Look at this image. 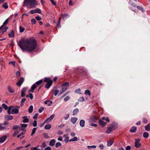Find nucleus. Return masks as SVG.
<instances>
[{"label":"nucleus","instance_id":"1","mask_svg":"<svg viewBox=\"0 0 150 150\" xmlns=\"http://www.w3.org/2000/svg\"><path fill=\"white\" fill-rule=\"evenodd\" d=\"M18 45L23 52L27 51L31 52L36 48L37 44L35 39H21Z\"/></svg>","mask_w":150,"mask_h":150},{"label":"nucleus","instance_id":"2","mask_svg":"<svg viewBox=\"0 0 150 150\" xmlns=\"http://www.w3.org/2000/svg\"><path fill=\"white\" fill-rule=\"evenodd\" d=\"M38 2L36 0H24L23 6H29L30 8H33L38 5Z\"/></svg>","mask_w":150,"mask_h":150},{"label":"nucleus","instance_id":"3","mask_svg":"<svg viewBox=\"0 0 150 150\" xmlns=\"http://www.w3.org/2000/svg\"><path fill=\"white\" fill-rule=\"evenodd\" d=\"M11 124L7 121L0 124V130H5L9 129Z\"/></svg>","mask_w":150,"mask_h":150},{"label":"nucleus","instance_id":"4","mask_svg":"<svg viewBox=\"0 0 150 150\" xmlns=\"http://www.w3.org/2000/svg\"><path fill=\"white\" fill-rule=\"evenodd\" d=\"M44 81L46 82L47 84L45 86V88L48 89L52 86V81L50 78L45 77L44 79Z\"/></svg>","mask_w":150,"mask_h":150},{"label":"nucleus","instance_id":"5","mask_svg":"<svg viewBox=\"0 0 150 150\" xmlns=\"http://www.w3.org/2000/svg\"><path fill=\"white\" fill-rule=\"evenodd\" d=\"M20 108L19 106H16L14 108H13L11 110V114H17L19 112V109Z\"/></svg>","mask_w":150,"mask_h":150},{"label":"nucleus","instance_id":"6","mask_svg":"<svg viewBox=\"0 0 150 150\" xmlns=\"http://www.w3.org/2000/svg\"><path fill=\"white\" fill-rule=\"evenodd\" d=\"M98 117L95 116H91L90 118L89 121L90 123L95 122L98 120Z\"/></svg>","mask_w":150,"mask_h":150},{"label":"nucleus","instance_id":"7","mask_svg":"<svg viewBox=\"0 0 150 150\" xmlns=\"http://www.w3.org/2000/svg\"><path fill=\"white\" fill-rule=\"evenodd\" d=\"M115 129V127L112 126L107 128V129L106 131V133L108 134H110Z\"/></svg>","mask_w":150,"mask_h":150},{"label":"nucleus","instance_id":"8","mask_svg":"<svg viewBox=\"0 0 150 150\" xmlns=\"http://www.w3.org/2000/svg\"><path fill=\"white\" fill-rule=\"evenodd\" d=\"M30 12L32 14L37 13L39 14H41L42 13L41 10L39 8H37L35 9L32 10L30 11Z\"/></svg>","mask_w":150,"mask_h":150},{"label":"nucleus","instance_id":"9","mask_svg":"<svg viewBox=\"0 0 150 150\" xmlns=\"http://www.w3.org/2000/svg\"><path fill=\"white\" fill-rule=\"evenodd\" d=\"M140 141L139 139H135L134 146L137 148L140 147L141 145V144L139 143Z\"/></svg>","mask_w":150,"mask_h":150},{"label":"nucleus","instance_id":"10","mask_svg":"<svg viewBox=\"0 0 150 150\" xmlns=\"http://www.w3.org/2000/svg\"><path fill=\"white\" fill-rule=\"evenodd\" d=\"M76 72L78 74L81 76H84L86 74L85 71L80 69H78Z\"/></svg>","mask_w":150,"mask_h":150},{"label":"nucleus","instance_id":"11","mask_svg":"<svg viewBox=\"0 0 150 150\" xmlns=\"http://www.w3.org/2000/svg\"><path fill=\"white\" fill-rule=\"evenodd\" d=\"M24 81V78L23 77L21 78L16 83L17 85L19 86H20L23 82Z\"/></svg>","mask_w":150,"mask_h":150},{"label":"nucleus","instance_id":"12","mask_svg":"<svg viewBox=\"0 0 150 150\" xmlns=\"http://www.w3.org/2000/svg\"><path fill=\"white\" fill-rule=\"evenodd\" d=\"M54 115L53 114L51 115L50 117L47 118L45 120V122H50L54 117Z\"/></svg>","mask_w":150,"mask_h":150},{"label":"nucleus","instance_id":"13","mask_svg":"<svg viewBox=\"0 0 150 150\" xmlns=\"http://www.w3.org/2000/svg\"><path fill=\"white\" fill-rule=\"evenodd\" d=\"M27 89L26 88L24 87L23 88L21 94V97H23L25 95V93L27 90Z\"/></svg>","mask_w":150,"mask_h":150},{"label":"nucleus","instance_id":"14","mask_svg":"<svg viewBox=\"0 0 150 150\" xmlns=\"http://www.w3.org/2000/svg\"><path fill=\"white\" fill-rule=\"evenodd\" d=\"M4 118L7 120H12L13 118V116L11 115H5L4 116Z\"/></svg>","mask_w":150,"mask_h":150},{"label":"nucleus","instance_id":"15","mask_svg":"<svg viewBox=\"0 0 150 150\" xmlns=\"http://www.w3.org/2000/svg\"><path fill=\"white\" fill-rule=\"evenodd\" d=\"M113 139H112L108 141L107 144L108 146H110L113 144Z\"/></svg>","mask_w":150,"mask_h":150},{"label":"nucleus","instance_id":"16","mask_svg":"<svg viewBox=\"0 0 150 150\" xmlns=\"http://www.w3.org/2000/svg\"><path fill=\"white\" fill-rule=\"evenodd\" d=\"M21 127H19V129L20 130H23L24 129V128L27 127V125L26 124H22L21 125Z\"/></svg>","mask_w":150,"mask_h":150},{"label":"nucleus","instance_id":"17","mask_svg":"<svg viewBox=\"0 0 150 150\" xmlns=\"http://www.w3.org/2000/svg\"><path fill=\"white\" fill-rule=\"evenodd\" d=\"M23 119V123H28L29 122V119L27 117V116H24L22 117Z\"/></svg>","mask_w":150,"mask_h":150},{"label":"nucleus","instance_id":"18","mask_svg":"<svg viewBox=\"0 0 150 150\" xmlns=\"http://www.w3.org/2000/svg\"><path fill=\"white\" fill-rule=\"evenodd\" d=\"M7 137L6 136H4L0 138V143H2L4 142L6 140Z\"/></svg>","mask_w":150,"mask_h":150},{"label":"nucleus","instance_id":"19","mask_svg":"<svg viewBox=\"0 0 150 150\" xmlns=\"http://www.w3.org/2000/svg\"><path fill=\"white\" fill-rule=\"evenodd\" d=\"M77 120L78 118L76 117H72L71 119V121L73 124H74L76 123Z\"/></svg>","mask_w":150,"mask_h":150},{"label":"nucleus","instance_id":"20","mask_svg":"<svg viewBox=\"0 0 150 150\" xmlns=\"http://www.w3.org/2000/svg\"><path fill=\"white\" fill-rule=\"evenodd\" d=\"M61 16L62 17L63 19L64 20L66 19L68 17L69 15L67 13H64L61 14Z\"/></svg>","mask_w":150,"mask_h":150},{"label":"nucleus","instance_id":"21","mask_svg":"<svg viewBox=\"0 0 150 150\" xmlns=\"http://www.w3.org/2000/svg\"><path fill=\"white\" fill-rule=\"evenodd\" d=\"M99 122L102 127H103L106 124V122H104L101 120H99Z\"/></svg>","mask_w":150,"mask_h":150},{"label":"nucleus","instance_id":"22","mask_svg":"<svg viewBox=\"0 0 150 150\" xmlns=\"http://www.w3.org/2000/svg\"><path fill=\"white\" fill-rule=\"evenodd\" d=\"M85 121L83 120H81L80 121V125L81 127H83L85 125Z\"/></svg>","mask_w":150,"mask_h":150},{"label":"nucleus","instance_id":"23","mask_svg":"<svg viewBox=\"0 0 150 150\" xmlns=\"http://www.w3.org/2000/svg\"><path fill=\"white\" fill-rule=\"evenodd\" d=\"M14 32L13 30H12L11 32L8 33V35L9 38H13L14 37Z\"/></svg>","mask_w":150,"mask_h":150},{"label":"nucleus","instance_id":"24","mask_svg":"<svg viewBox=\"0 0 150 150\" xmlns=\"http://www.w3.org/2000/svg\"><path fill=\"white\" fill-rule=\"evenodd\" d=\"M137 129V127H132L131 128L130 130V132L132 133H134L136 132Z\"/></svg>","mask_w":150,"mask_h":150},{"label":"nucleus","instance_id":"25","mask_svg":"<svg viewBox=\"0 0 150 150\" xmlns=\"http://www.w3.org/2000/svg\"><path fill=\"white\" fill-rule=\"evenodd\" d=\"M8 27L7 26H5L4 28L3 29L2 28V30L0 32V33L2 35L4 32H5L8 29Z\"/></svg>","mask_w":150,"mask_h":150},{"label":"nucleus","instance_id":"26","mask_svg":"<svg viewBox=\"0 0 150 150\" xmlns=\"http://www.w3.org/2000/svg\"><path fill=\"white\" fill-rule=\"evenodd\" d=\"M55 142V141L54 139H52L50 141L49 144L51 146H53L54 145Z\"/></svg>","mask_w":150,"mask_h":150},{"label":"nucleus","instance_id":"27","mask_svg":"<svg viewBox=\"0 0 150 150\" xmlns=\"http://www.w3.org/2000/svg\"><path fill=\"white\" fill-rule=\"evenodd\" d=\"M79 112V110L78 108H76L74 109L73 111V115L77 114L78 112Z\"/></svg>","mask_w":150,"mask_h":150},{"label":"nucleus","instance_id":"28","mask_svg":"<svg viewBox=\"0 0 150 150\" xmlns=\"http://www.w3.org/2000/svg\"><path fill=\"white\" fill-rule=\"evenodd\" d=\"M67 87H62L61 89V91L59 93V94H61L64 93L67 89Z\"/></svg>","mask_w":150,"mask_h":150},{"label":"nucleus","instance_id":"29","mask_svg":"<svg viewBox=\"0 0 150 150\" xmlns=\"http://www.w3.org/2000/svg\"><path fill=\"white\" fill-rule=\"evenodd\" d=\"M8 91L11 93H13L14 92V91L13 89V88L11 87L10 86H8Z\"/></svg>","mask_w":150,"mask_h":150},{"label":"nucleus","instance_id":"30","mask_svg":"<svg viewBox=\"0 0 150 150\" xmlns=\"http://www.w3.org/2000/svg\"><path fill=\"white\" fill-rule=\"evenodd\" d=\"M145 129L146 130L149 131H150V123H149L145 127Z\"/></svg>","mask_w":150,"mask_h":150},{"label":"nucleus","instance_id":"31","mask_svg":"<svg viewBox=\"0 0 150 150\" xmlns=\"http://www.w3.org/2000/svg\"><path fill=\"white\" fill-rule=\"evenodd\" d=\"M52 103V101L49 100H47L45 102V103L46 104H47L48 106H50Z\"/></svg>","mask_w":150,"mask_h":150},{"label":"nucleus","instance_id":"32","mask_svg":"<svg viewBox=\"0 0 150 150\" xmlns=\"http://www.w3.org/2000/svg\"><path fill=\"white\" fill-rule=\"evenodd\" d=\"M43 81L42 80H40L39 81L36 82L35 83L36 86H38L40 84H41L43 82Z\"/></svg>","mask_w":150,"mask_h":150},{"label":"nucleus","instance_id":"33","mask_svg":"<svg viewBox=\"0 0 150 150\" xmlns=\"http://www.w3.org/2000/svg\"><path fill=\"white\" fill-rule=\"evenodd\" d=\"M143 136L144 138H147L149 137V133L147 132H145L144 133Z\"/></svg>","mask_w":150,"mask_h":150},{"label":"nucleus","instance_id":"34","mask_svg":"<svg viewBox=\"0 0 150 150\" xmlns=\"http://www.w3.org/2000/svg\"><path fill=\"white\" fill-rule=\"evenodd\" d=\"M51 127V125L50 124L46 125L45 128L46 129H49Z\"/></svg>","mask_w":150,"mask_h":150},{"label":"nucleus","instance_id":"35","mask_svg":"<svg viewBox=\"0 0 150 150\" xmlns=\"http://www.w3.org/2000/svg\"><path fill=\"white\" fill-rule=\"evenodd\" d=\"M36 86V85L35 84H33L31 88V90L30 91L32 92H33V91L35 89Z\"/></svg>","mask_w":150,"mask_h":150},{"label":"nucleus","instance_id":"36","mask_svg":"<svg viewBox=\"0 0 150 150\" xmlns=\"http://www.w3.org/2000/svg\"><path fill=\"white\" fill-rule=\"evenodd\" d=\"M33 110V106L31 105L30 106L28 109V112L31 113L32 112Z\"/></svg>","mask_w":150,"mask_h":150},{"label":"nucleus","instance_id":"37","mask_svg":"<svg viewBox=\"0 0 150 150\" xmlns=\"http://www.w3.org/2000/svg\"><path fill=\"white\" fill-rule=\"evenodd\" d=\"M8 18H7L3 23V25H2L3 27H4L5 25H6L8 23Z\"/></svg>","mask_w":150,"mask_h":150},{"label":"nucleus","instance_id":"38","mask_svg":"<svg viewBox=\"0 0 150 150\" xmlns=\"http://www.w3.org/2000/svg\"><path fill=\"white\" fill-rule=\"evenodd\" d=\"M85 95H88L89 96H90L91 95L90 92L89 90H86L85 91Z\"/></svg>","mask_w":150,"mask_h":150},{"label":"nucleus","instance_id":"39","mask_svg":"<svg viewBox=\"0 0 150 150\" xmlns=\"http://www.w3.org/2000/svg\"><path fill=\"white\" fill-rule=\"evenodd\" d=\"M2 6L5 9H7L8 7V4L6 3H4V4L2 5Z\"/></svg>","mask_w":150,"mask_h":150},{"label":"nucleus","instance_id":"40","mask_svg":"<svg viewBox=\"0 0 150 150\" xmlns=\"http://www.w3.org/2000/svg\"><path fill=\"white\" fill-rule=\"evenodd\" d=\"M2 107L5 110H7L8 107L5 104H3L2 105Z\"/></svg>","mask_w":150,"mask_h":150},{"label":"nucleus","instance_id":"41","mask_svg":"<svg viewBox=\"0 0 150 150\" xmlns=\"http://www.w3.org/2000/svg\"><path fill=\"white\" fill-rule=\"evenodd\" d=\"M87 148L88 149H95L96 148V146L95 145H92L91 146H87Z\"/></svg>","mask_w":150,"mask_h":150},{"label":"nucleus","instance_id":"42","mask_svg":"<svg viewBox=\"0 0 150 150\" xmlns=\"http://www.w3.org/2000/svg\"><path fill=\"white\" fill-rule=\"evenodd\" d=\"M69 85V83L68 82H66L62 84V86H68Z\"/></svg>","mask_w":150,"mask_h":150},{"label":"nucleus","instance_id":"43","mask_svg":"<svg viewBox=\"0 0 150 150\" xmlns=\"http://www.w3.org/2000/svg\"><path fill=\"white\" fill-rule=\"evenodd\" d=\"M84 100V98L83 97H81L79 98L78 99V101L80 102H83Z\"/></svg>","mask_w":150,"mask_h":150},{"label":"nucleus","instance_id":"44","mask_svg":"<svg viewBox=\"0 0 150 150\" xmlns=\"http://www.w3.org/2000/svg\"><path fill=\"white\" fill-rule=\"evenodd\" d=\"M62 145V144L59 142L57 143L55 145V146L57 148H58L59 147L61 146Z\"/></svg>","mask_w":150,"mask_h":150},{"label":"nucleus","instance_id":"45","mask_svg":"<svg viewBox=\"0 0 150 150\" xmlns=\"http://www.w3.org/2000/svg\"><path fill=\"white\" fill-rule=\"evenodd\" d=\"M19 133V131L18 130L16 131L13 134V137H15L17 134Z\"/></svg>","mask_w":150,"mask_h":150},{"label":"nucleus","instance_id":"46","mask_svg":"<svg viewBox=\"0 0 150 150\" xmlns=\"http://www.w3.org/2000/svg\"><path fill=\"white\" fill-rule=\"evenodd\" d=\"M137 8L138 9H139V10H140L142 12H143L144 11V9L142 7L139 6H137Z\"/></svg>","mask_w":150,"mask_h":150},{"label":"nucleus","instance_id":"47","mask_svg":"<svg viewBox=\"0 0 150 150\" xmlns=\"http://www.w3.org/2000/svg\"><path fill=\"white\" fill-rule=\"evenodd\" d=\"M59 92L58 90H55L54 91V94L55 96H56Z\"/></svg>","mask_w":150,"mask_h":150},{"label":"nucleus","instance_id":"48","mask_svg":"<svg viewBox=\"0 0 150 150\" xmlns=\"http://www.w3.org/2000/svg\"><path fill=\"white\" fill-rule=\"evenodd\" d=\"M31 23L32 24H35L36 23V21L35 19H32L31 20Z\"/></svg>","mask_w":150,"mask_h":150},{"label":"nucleus","instance_id":"49","mask_svg":"<svg viewBox=\"0 0 150 150\" xmlns=\"http://www.w3.org/2000/svg\"><path fill=\"white\" fill-rule=\"evenodd\" d=\"M36 129L37 128H34L33 129L32 131V133L31 134V136L33 135L35 133Z\"/></svg>","mask_w":150,"mask_h":150},{"label":"nucleus","instance_id":"50","mask_svg":"<svg viewBox=\"0 0 150 150\" xmlns=\"http://www.w3.org/2000/svg\"><path fill=\"white\" fill-rule=\"evenodd\" d=\"M19 29H20V33L23 32L24 31L25 29L24 28H23L21 26H20Z\"/></svg>","mask_w":150,"mask_h":150},{"label":"nucleus","instance_id":"51","mask_svg":"<svg viewBox=\"0 0 150 150\" xmlns=\"http://www.w3.org/2000/svg\"><path fill=\"white\" fill-rule=\"evenodd\" d=\"M38 116V114L37 113H35L34 116L33 117V119L35 120H37V119Z\"/></svg>","mask_w":150,"mask_h":150},{"label":"nucleus","instance_id":"52","mask_svg":"<svg viewBox=\"0 0 150 150\" xmlns=\"http://www.w3.org/2000/svg\"><path fill=\"white\" fill-rule=\"evenodd\" d=\"M44 110V108L43 107H41L40 108V109H38V111L40 113L41 112Z\"/></svg>","mask_w":150,"mask_h":150},{"label":"nucleus","instance_id":"53","mask_svg":"<svg viewBox=\"0 0 150 150\" xmlns=\"http://www.w3.org/2000/svg\"><path fill=\"white\" fill-rule=\"evenodd\" d=\"M19 127L18 125H14L12 129H15L19 128Z\"/></svg>","mask_w":150,"mask_h":150},{"label":"nucleus","instance_id":"54","mask_svg":"<svg viewBox=\"0 0 150 150\" xmlns=\"http://www.w3.org/2000/svg\"><path fill=\"white\" fill-rule=\"evenodd\" d=\"M70 98V97L69 96H67L66 97H65L64 99V100L65 101H66L68 100H69Z\"/></svg>","mask_w":150,"mask_h":150},{"label":"nucleus","instance_id":"55","mask_svg":"<svg viewBox=\"0 0 150 150\" xmlns=\"http://www.w3.org/2000/svg\"><path fill=\"white\" fill-rule=\"evenodd\" d=\"M33 125L34 127H35L37 126V121L36 120H35L34 121L33 123Z\"/></svg>","mask_w":150,"mask_h":150},{"label":"nucleus","instance_id":"56","mask_svg":"<svg viewBox=\"0 0 150 150\" xmlns=\"http://www.w3.org/2000/svg\"><path fill=\"white\" fill-rule=\"evenodd\" d=\"M143 122L144 123H146L147 122V120L144 117H143L142 120Z\"/></svg>","mask_w":150,"mask_h":150},{"label":"nucleus","instance_id":"57","mask_svg":"<svg viewBox=\"0 0 150 150\" xmlns=\"http://www.w3.org/2000/svg\"><path fill=\"white\" fill-rule=\"evenodd\" d=\"M23 147V146L17 147L15 149H14V150H20L22 149Z\"/></svg>","mask_w":150,"mask_h":150},{"label":"nucleus","instance_id":"58","mask_svg":"<svg viewBox=\"0 0 150 150\" xmlns=\"http://www.w3.org/2000/svg\"><path fill=\"white\" fill-rule=\"evenodd\" d=\"M35 19L38 21H40L41 19V18L39 16H36L35 17Z\"/></svg>","mask_w":150,"mask_h":150},{"label":"nucleus","instance_id":"59","mask_svg":"<svg viewBox=\"0 0 150 150\" xmlns=\"http://www.w3.org/2000/svg\"><path fill=\"white\" fill-rule=\"evenodd\" d=\"M51 2L52 3V4L54 6H55L57 4L56 3L54 2L53 0H50Z\"/></svg>","mask_w":150,"mask_h":150},{"label":"nucleus","instance_id":"60","mask_svg":"<svg viewBox=\"0 0 150 150\" xmlns=\"http://www.w3.org/2000/svg\"><path fill=\"white\" fill-rule=\"evenodd\" d=\"M46 146V144L45 142H43L42 144V145L41 146L43 148H45Z\"/></svg>","mask_w":150,"mask_h":150},{"label":"nucleus","instance_id":"61","mask_svg":"<svg viewBox=\"0 0 150 150\" xmlns=\"http://www.w3.org/2000/svg\"><path fill=\"white\" fill-rule=\"evenodd\" d=\"M69 114H67L66 116L64 117V119L65 120H67L68 118L69 117Z\"/></svg>","mask_w":150,"mask_h":150},{"label":"nucleus","instance_id":"62","mask_svg":"<svg viewBox=\"0 0 150 150\" xmlns=\"http://www.w3.org/2000/svg\"><path fill=\"white\" fill-rule=\"evenodd\" d=\"M29 97H30L31 99H32L33 98V96L31 93H29Z\"/></svg>","mask_w":150,"mask_h":150},{"label":"nucleus","instance_id":"63","mask_svg":"<svg viewBox=\"0 0 150 150\" xmlns=\"http://www.w3.org/2000/svg\"><path fill=\"white\" fill-rule=\"evenodd\" d=\"M131 147L130 146H127L125 148L126 150H130Z\"/></svg>","mask_w":150,"mask_h":150},{"label":"nucleus","instance_id":"64","mask_svg":"<svg viewBox=\"0 0 150 150\" xmlns=\"http://www.w3.org/2000/svg\"><path fill=\"white\" fill-rule=\"evenodd\" d=\"M31 150H40L38 148H35L34 147H32L31 148Z\"/></svg>","mask_w":150,"mask_h":150}]
</instances>
